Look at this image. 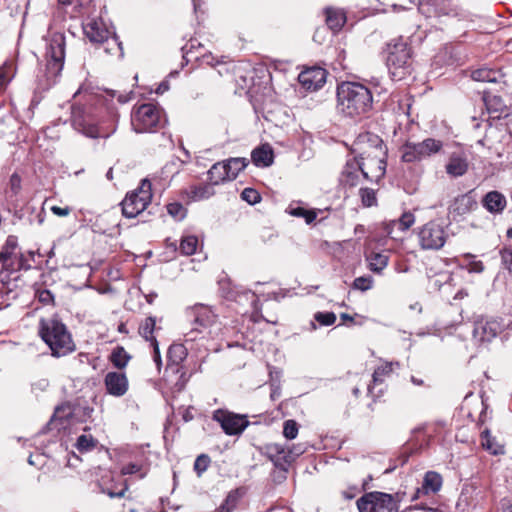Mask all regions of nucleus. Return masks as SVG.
<instances>
[{
  "mask_svg": "<svg viewBox=\"0 0 512 512\" xmlns=\"http://www.w3.org/2000/svg\"><path fill=\"white\" fill-rule=\"evenodd\" d=\"M73 97L79 100L71 108V123L75 130L90 138H106L116 131L115 116L112 117L110 124L97 120L93 112V106L101 101L97 93L82 86Z\"/></svg>",
  "mask_w": 512,
  "mask_h": 512,
  "instance_id": "1",
  "label": "nucleus"
},
{
  "mask_svg": "<svg viewBox=\"0 0 512 512\" xmlns=\"http://www.w3.org/2000/svg\"><path fill=\"white\" fill-rule=\"evenodd\" d=\"M373 107L370 89L362 83L346 81L337 87V109L343 115L356 118L368 114Z\"/></svg>",
  "mask_w": 512,
  "mask_h": 512,
  "instance_id": "2",
  "label": "nucleus"
},
{
  "mask_svg": "<svg viewBox=\"0 0 512 512\" xmlns=\"http://www.w3.org/2000/svg\"><path fill=\"white\" fill-rule=\"evenodd\" d=\"M39 333L43 341L49 346L54 357L66 356L75 350V343L66 326L58 319H42Z\"/></svg>",
  "mask_w": 512,
  "mask_h": 512,
  "instance_id": "3",
  "label": "nucleus"
},
{
  "mask_svg": "<svg viewBox=\"0 0 512 512\" xmlns=\"http://www.w3.org/2000/svg\"><path fill=\"white\" fill-rule=\"evenodd\" d=\"M192 328L185 334L186 341L197 338L214 337L220 329L217 316L212 309L203 304H197L189 310Z\"/></svg>",
  "mask_w": 512,
  "mask_h": 512,
  "instance_id": "4",
  "label": "nucleus"
},
{
  "mask_svg": "<svg viewBox=\"0 0 512 512\" xmlns=\"http://www.w3.org/2000/svg\"><path fill=\"white\" fill-rule=\"evenodd\" d=\"M381 141L375 137V145L371 146L369 150L364 151L355 158L359 169L362 174V178L370 181H378L381 179L386 170V162L384 160L385 152Z\"/></svg>",
  "mask_w": 512,
  "mask_h": 512,
  "instance_id": "5",
  "label": "nucleus"
},
{
  "mask_svg": "<svg viewBox=\"0 0 512 512\" xmlns=\"http://www.w3.org/2000/svg\"><path fill=\"white\" fill-rule=\"evenodd\" d=\"M403 493L395 495L374 491L366 493L357 501L360 512H399V503L403 500Z\"/></svg>",
  "mask_w": 512,
  "mask_h": 512,
  "instance_id": "6",
  "label": "nucleus"
},
{
  "mask_svg": "<svg viewBox=\"0 0 512 512\" xmlns=\"http://www.w3.org/2000/svg\"><path fill=\"white\" fill-rule=\"evenodd\" d=\"M411 50L402 38L387 44V66L393 79L400 80L410 65Z\"/></svg>",
  "mask_w": 512,
  "mask_h": 512,
  "instance_id": "7",
  "label": "nucleus"
},
{
  "mask_svg": "<svg viewBox=\"0 0 512 512\" xmlns=\"http://www.w3.org/2000/svg\"><path fill=\"white\" fill-rule=\"evenodd\" d=\"M162 123L161 110L151 103L140 105L131 115V125L137 133L154 132Z\"/></svg>",
  "mask_w": 512,
  "mask_h": 512,
  "instance_id": "8",
  "label": "nucleus"
},
{
  "mask_svg": "<svg viewBox=\"0 0 512 512\" xmlns=\"http://www.w3.org/2000/svg\"><path fill=\"white\" fill-rule=\"evenodd\" d=\"M152 198L151 183L144 179L141 185L128 193L121 202L122 213L127 218H135L150 204Z\"/></svg>",
  "mask_w": 512,
  "mask_h": 512,
  "instance_id": "9",
  "label": "nucleus"
},
{
  "mask_svg": "<svg viewBox=\"0 0 512 512\" xmlns=\"http://www.w3.org/2000/svg\"><path fill=\"white\" fill-rule=\"evenodd\" d=\"M443 142L434 138H426L421 142H407L401 148V159L407 163L418 162L439 153Z\"/></svg>",
  "mask_w": 512,
  "mask_h": 512,
  "instance_id": "10",
  "label": "nucleus"
},
{
  "mask_svg": "<svg viewBox=\"0 0 512 512\" xmlns=\"http://www.w3.org/2000/svg\"><path fill=\"white\" fill-rule=\"evenodd\" d=\"M65 57V36L55 32L47 39L46 69L50 77H57L62 71Z\"/></svg>",
  "mask_w": 512,
  "mask_h": 512,
  "instance_id": "11",
  "label": "nucleus"
},
{
  "mask_svg": "<svg viewBox=\"0 0 512 512\" xmlns=\"http://www.w3.org/2000/svg\"><path fill=\"white\" fill-rule=\"evenodd\" d=\"M417 235L419 245L423 250L441 249L448 237L444 226L435 220L429 221L420 227Z\"/></svg>",
  "mask_w": 512,
  "mask_h": 512,
  "instance_id": "12",
  "label": "nucleus"
},
{
  "mask_svg": "<svg viewBox=\"0 0 512 512\" xmlns=\"http://www.w3.org/2000/svg\"><path fill=\"white\" fill-rule=\"evenodd\" d=\"M212 419L220 424L225 434L230 436L241 434L249 425L246 415L224 409L215 410Z\"/></svg>",
  "mask_w": 512,
  "mask_h": 512,
  "instance_id": "13",
  "label": "nucleus"
},
{
  "mask_svg": "<svg viewBox=\"0 0 512 512\" xmlns=\"http://www.w3.org/2000/svg\"><path fill=\"white\" fill-rule=\"evenodd\" d=\"M84 33L87 38L93 43H108L113 42L120 48L118 38L115 33L110 30L102 18H92L83 25Z\"/></svg>",
  "mask_w": 512,
  "mask_h": 512,
  "instance_id": "14",
  "label": "nucleus"
},
{
  "mask_svg": "<svg viewBox=\"0 0 512 512\" xmlns=\"http://www.w3.org/2000/svg\"><path fill=\"white\" fill-rule=\"evenodd\" d=\"M0 263L4 268H14L17 263L18 268H29L24 263V256L18 248L17 237L10 235L0 251Z\"/></svg>",
  "mask_w": 512,
  "mask_h": 512,
  "instance_id": "15",
  "label": "nucleus"
},
{
  "mask_svg": "<svg viewBox=\"0 0 512 512\" xmlns=\"http://www.w3.org/2000/svg\"><path fill=\"white\" fill-rule=\"evenodd\" d=\"M502 330L501 323L496 319H478L475 322L473 337L481 343L490 342Z\"/></svg>",
  "mask_w": 512,
  "mask_h": 512,
  "instance_id": "16",
  "label": "nucleus"
},
{
  "mask_svg": "<svg viewBox=\"0 0 512 512\" xmlns=\"http://www.w3.org/2000/svg\"><path fill=\"white\" fill-rule=\"evenodd\" d=\"M99 487L101 491L107 494L110 498H115L124 497L129 486L126 480L121 479V474L115 475L114 473L109 472L101 477Z\"/></svg>",
  "mask_w": 512,
  "mask_h": 512,
  "instance_id": "17",
  "label": "nucleus"
},
{
  "mask_svg": "<svg viewBox=\"0 0 512 512\" xmlns=\"http://www.w3.org/2000/svg\"><path fill=\"white\" fill-rule=\"evenodd\" d=\"M267 457L274 463V465L283 471H287L290 464L293 462V450H288L278 443H271L265 447Z\"/></svg>",
  "mask_w": 512,
  "mask_h": 512,
  "instance_id": "18",
  "label": "nucleus"
},
{
  "mask_svg": "<svg viewBox=\"0 0 512 512\" xmlns=\"http://www.w3.org/2000/svg\"><path fill=\"white\" fill-rule=\"evenodd\" d=\"M104 385L108 394L121 397L127 393L129 381L124 372L112 371L105 375Z\"/></svg>",
  "mask_w": 512,
  "mask_h": 512,
  "instance_id": "19",
  "label": "nucleus"
},
{
  "mask_svg": "<svg viewBox=\"0 0 512 512\" xmlns=\"http://www.w3.org/2000/svg\"><path fill=\"white\" fill-rule=\"evenodd\" d=\"M298 80L305 89L318 90L326 82V71L320 67L308 68L299 74Z\"/></svg>",
  "mask_w": 512,
  "mask_h": 512,
  "instance_id": "20",
  "label": "nucleus"
},
{
  "mask_svg": "<svg viewBox=\"0 0 512 512\" xmlns=\"http://www.w3.org/2000/svg\"><path fill=\"white\" fill-rule=\"evenodd\" d=\"M442 486V478L440 474L429 471L425 474L422 486L417 488L411 500L415 501L420 498L421 495H429L437 493Z\"/></svg>",
  "mask_w": 512,
  "mask_h": 512,
  "instance_id": "21",
  "label": "nucleus"
},
{
  "mask_svg": "<svg viewBox=\"0 0 512 512\" xmlns=\"http://www.w3.org/2000/svg\"><path fill=\"white\" fill-rule=\"evenodd\" d=\"M415 223V216L412 212H404L400 218L391 220L385 224V231L393 239L397 238V231L405 232Z\"/></svg>",
  "mask_w": 512,
  "mask_h": 512,
  "instance_id": "22",
  "label": "nucleus"
},
{
  "mask_svg": "<svg viewBox=\"0 0 512 512\" xmlns=\"http://www.w3.org/2000/svg\"><path fill=\"white\" fill-rule=\"evenodd\" d=\"M468 167V159L464 154L452 153L445 165V171L450 177L457 178L463 176Z\"/></svg>",
  "mask_w": 512,
  "mask_h": 512,
  "instance_id": "23",
  "label": "nucleus"
},
{
  "mask_svg": "<svg viewBox=\"0 0 512 512\" xmlns=\"http://www.w3.org/2000/svg\"><path fill=\"white\" fill-rule=\"evenodd\" d=\"M362 177L361 171L355 159L348 161L341 175V183L345 187H354L359 184Z\"/></svg>",
  "mask_w": 512,
  "mask_h": 512,
  "instance_id": "24",
  "label": "nucleus"
},
{
  "mask_svg": "<svg viewBox=\"0 0 512 512\" xmlns=\"http://www.w3.org/2000/svg\"><path fill=\"white\" fill-rule=\"evenodd\" d=\"M483 206L491 213H500L506 206V198L498 191H490L483 198Z\"/></svg>",
  "mask_w": 512,
  "mask_h": 512,
  "instance_id": "25",
  "label": "nucleus"
},
{
  "mask_svg": "<svg viewBox=\"0 0 512 512\" xmlns=\"http://www.w3.org/2000/svg\"><path fill=\"white\" fill-rule=\"evenodd\" d=\"M253 163L259 167H268L273 163V150L269 144L255 148L251 153Z\"/></svg>",
  "mask_w": 512,
  "mask_h": 512,
  "instance_id": "26",
  "label": "nucleus"
},
{
  "mask_svg": "<svg viewBox=\"0 0 512 512\" xmlns=\"http://www.w3.org/2000/svg\"><path fill=\"white\" fill-rule=\"evenodd\" d=\"M326 23L333 32H338L346 23V14L342 9L328 7L325 9Z\"/></svg>",
  "mask_w": 512,
  "mask_h": 512,
  "instance_id": "27",
  "label": "nucleus"
},
{
  "mask_svg": "<svg viewBox=\"0 0 512 512\" xmlns=\"http://www.w3.org/2000/svg\"><path fill=\"white\" fill-rule=\"evenodd\" d=\"M208 178L212 186L231 180L224 162L214 164L208 171Z\"/></svg>",
  "mask_w": 512,
  "mask_h": 512,
  "instance_id": "28",
  "label": "nucleus"
},
{
  "mask_svg": "<svg viewBox=\"0 0 512 512\" xmlns=\"http://www.w3.org/2000/svg\"><path fill=\"white\" fill-rule=\"evenodd\" d=\"M187 196L191 201H200L204 199H208L212 195H214L215 191L212 185H198V186H190L187 191Z\"/></svg>",
  "mask_w": 512,
  "mask_h": 512,
  "instance_id": "29",
  "label": "nucleus"
},
{
  "mask_svg": "<svg viewBox=\"0 0 512 512\" xmlns=\"http://www.w3.org/2000/svg\"><path fill=\"white\" fill-rule=\"evenodd\" d=\"M131 359V355L122 346H116L110 356L109 361L119 370L124 369Z\"/></svg>",
  "mask_w": 512,
  "mask_h": 512,
  "instance_id": "30",
  "label": "nucleus"
},
{
  "mask_svg": "<svg viewBox=\"0 0 512 512\" xmlns=\"http://www.w3.org/2000/svg\"><path fill=\"white\" fill-rule=\"evenodd\" d=\"M474 205L475 202L472 200L470 196L461 195L455 198L453 204L451 205V209L458 215H463L469 212Z\"/></svg>",
  "mask_w": 512,
  "mask_h": 512,
  "instance_id": "31",
  "label": "nucleus"
},
{
  "mask_svg": "<svg viewBox=\"0 0 512 512\" xmlns=\"http://www.w3.org/2000/svg\"><path fill=\"white\" fill-rule=\"evenodd\" d=\"M481 444L484 449L490 451L493 455H499L504 453L503 446L495 442V439L492 437L489 430H484L481 433Z\"/></svg>",
  "mask_w": 512,
  "mask_h": 512,
  "instance_id": "32",
  "label": "nucleus"
},
{
  "mask_svg": "<svg viewBox=\"0 0 512 512\" xmlns=\"http://www.w3.org/2000/svg\"><path fill=\"white\" fill-rule=\"evenodd\" d=\"M389 257L382 253H371L367 256L370 270L373 272H381L388 265Z\"/></svg>",
  "mask_w": 512,
  "mask_h": 512,
  "instance_id": "33",
  "label": "nucleus"
},
{
  "mask_svg": "<svg viewBox=\"0 0 512 512\" xmlns=\"http://www.w3.org/2000/svg\"><path fill=\"white\" fill-rule=\"evenodd\" d=\"M156 320L154 317H147L139 326V334L146 340L151 343L157 341L153 335L155 330Z\"/></svg>",
  "mask_w": 512,
  "mask_h": 512,
  "instance_id": "34",
  "label": "nucleus"
},
{
  "mask_svg": "<svg viewBox=\"0 0 512 512\" xmlns=\"http://www.w3.org/2000/svg\"><path fill=\"white\" fill-rule=\"evenodd\" d=\"M230 175V179H235L238 174L247 166L246 158H230L224 162Z\"/></svg>",
  "mask_w": 512,
  "mask_h": 512,
  "instance_id": "35",
  "label": "nucleus"
},
{
  "mask_svg": "<svg viewBox=\"0 0 512 512\" xmlns=\"http://www.w3.org/2000/svg\"><path fill=\"white\" fill-rule=\"evenodd\" d=\"M202 64L209 65L211 67L220 66L221 68L218 70V74L220 76L229 72L227 68L226 57L222 56L220 59H216L211 53L204 54L201 58Z\"/></svg>",
  "mask_w": 512,
  "mask_h": 512,
  "instance_id": "36",
  "label": "nucleus"
},
{
  "mask_svg": "<svg viewBox=\"0 0 512 512\" xmlns=\"http://www.w3.org/2000/svg\"><path fill=\"white\" fill-rule=\"evenodd\" d=\"M197 247H198L197 237L193 236V235H188V236H184L181 239L179 249L183 255L189 256L196 252Z\"/></svg>",
  "mask_w": 512,
  "mask_h": 512,
  "instance_id": "37",
  "label": "nucleus"
},
{
  "mask_svg": "<svg viewBox=\"0 0 512 512\" xmlns=\"http://www.w3.org/2000/svg\"><path fill=\"white\" fill-rule=\"evenodd\" d=\"M463 259L466 262L462 264L461 267L466 269L469 273H482L484 271V264L479 260H475L474 255L466 253L463 255Z\"/></svg>",
  "mask_w": 512,
  "mask_h": 512,
  "instance_id": "38",
  "label": "nucleus"
},
{
  "mask_svg": "<svg viewBox=\"0 0 512 512\" xmlns=\"http://www.w3.org/2000/svg\"><path fill=\"white\" fill-rule=\"evenodd\" d=\"M394 366H399L398 362H384L380 366H378L373 373V382L381 383L384 380V377L388 376L392 371Z\"/></svg>",
  "mask_w": 512,
  "mask_h": 512,
  "instance_id": "39",
  "label": "nucleus"
},
{
  "mask_svg": "<svg viewBox=\"0 0 512 512\" xmlns=\"http://www.w3.org/2000/svg\"><path fill=\"white\" fill-rule=\"evenodd\" d=\"M14 66L11 62H5L0 67V92L6 88L8 83L14 77Z\"/></svg>",
  "mask_w": 512,
  "mask_h": 512,
  "instance_id": "40",
  "label": "nucleus"
},
{
  "mask_svg": "<svg viewBox=\"0 0 512 512\" xmlns=\"http://www.w3.org/2000/svg\"><path fill=\"white\" fill-rule=\"evenodd\" d=\"M471 76L475 81L496 82L498 73L488 68H481L473 71Z\"/></svg>",
  "mask_w": 512,
  "mask_h": 512,
  "instance_id": "41",
  "label": "nucleus"
},
{
  "mask_svg": "<svg viewBox=\"0 0 512 512\" xmlns=\"http://www.w3.org/2000/svg\"><path fill=\"white\" fill-rule=\"evenodd\" d=\"M97 444V441L89 434L80 435L76 441V448L79 452L91 451Z\"/></svg>",
  "mask_w": 512,
  "mask_h": 512,
  "instance_id": "42",
  "label": "nucleus"
},
{
  "mask_svg": "<svg viewBox=\"0 0 512 512\" xmlns=\"http://www.w3.org/2000/svg\"><path fill=\"white\" fill-rule=\"evenodd\" d=\"M289 214H291L292 216H295V217H303L307 224L312 223L317 217V214L315 211L306 210L302 207H295V208L290 207Z\"/></svg>",
  "mask_w": 512,
  "mask_h": 512,
  "instance_id": "43",
  "label": "nucleus"
},
{
  "mask_svg": "<svg viewBox=\"0 0 512 512\" xmlns=\"http://www.w3.org/2000/svg\"><path fill=\"white\" fill-rule=\"evenodd\" d=\"M239 499L238 491H232L228 494L225 499V502L217 508L215 512H231L236 507V504Z\"/></svg>",
  "mask_w": 512,
  "mask_h": 512,
  "instance_id": "44",
  "label": "nucleus"
},
{
  "mask_svg": "<svg viewBox=\"0 0 512 512\" xmlns=\"http://www.w3.org/2000/svg\"><path fill=\"white\" fill-rule=\"evenodd\" d=\"M168 355L174 363H179L186 357V348L182 344H174L170 346Z\"/></svg>",
  "mask_w": 512,
  "mask_h": 512,
  "instance_id": "45",
  "label": "nucleus"
},
{
  "mask_svg": "<svg viewBox=\"0 0 512 512\" xmlns=\"http://www.w3.org/2000/svg\"><path fill=\"white\" fill-rule=\"evenodd\" d=\"M72 415V410L69 405H61L55 409V412L51 418V423L55 424L57 421H63L68 419Z\"/></svg>",
  "mask_w": 512,
  "mask_h": 512,
  "instance_id": "46",
  "label": "nucleus"
},
{
  "mask_svg": "<svg viewBox=\"0 0 512 512\" xmlns=\"http://www.w3.org/2000/svg\"><path fill=\"white\" fill-rule=\"evenodd\" d=\"M314 319L322 326H331L336 321V315L333 312H317Z\"/></svg>",
  "mask_w": 512,
  "mask_h": 512,
  "instance_id": "47",
  "label": "nucleus"
},
{
  "mask_svg": "<svg viewBox=\"0 0 512 512\" xmlns=\"http://www.w3.org/2000/svg\"><path fill=\"white\" fill-rule=\"evenodd\" d=\"M283 435L286 439H295L298 435V424L294 420L284 422Z\"/></svg>",
  "mask_w": 512,
  "mask_h": 512,
  "instance_id": "48",
  "label": "nucleus"
},
{
  "mask_svg": "<svg viewBox=\"0 0 512 512\" xmlns=\"http://www.w3.org/2000/svg\"><path fill=\"white\" fill-rule=\"evenodd\" d=\"M168 213L177 220H182L186 215V210L180 203H170L167 206Z\"/></svg>",
  "mask_w": 512,
  "mask_h": 512,
  "instance_id": "49",
  "label": "nucleus"
},
{
  "mask_svg": "<svg viewBox=\"0 0 512 512\" xmlns=\"http://www.w3.org/2000/svg\"><path fill=\"white\" fill-rule=\"evenodd\" d=\"M242 200L249 204H256L261 200V196L258 191L252 188H245L241 193Z\"/></svg>",
  "mask_w": 512,
  "mask_h": 512,
  "instance_id": "50",
  "label": "nucleus"
},
{
  "mask_svg": "<svg viewBox=\"0 0 512 512\" xmlns=\"http://www.w3.org/2000/svg\"><path fill=\"white\" fill-rule=\"evenodd\" d=\"M360 195H361L362 203L365 206L370 207L375 204L376 197H375V193L372 189L362 188V189H360Z\"/></svg>",
  "mask_w": 512,
  "mask_h": 512,
  "instance_id": "51",
  "label": "nucleus"
},
{
  "mask_svg": "<svg viewBox=\"0 0 512 512\" xmlns=\"http://www.w3.org/2000/svg\"><path fill=\"white\" fill-rule=\"evenodd\" d=\"M373 280L371 277H357L353 281V288L361 291L369 290L372 287Z\"/></svg>",
  "mask_w": 512,
  "mask_h": 512,
  "instance_id": "52",
  "label": "nucleus"
},
{
  "mask_svg": "<svg viewBox=\"0 0 512 512\" xmlns=\"http://www.w3.org/2000/svg\"><path fill=\"white\" fill-rule=\"evenodd\" d=\"M210 459L207 455H200L196 458L194 463V469L197 474L200 476L204 471L207 470Z\"/></svg>",
  "mask_w": 512,
  "mask_h": 512,
  "instance_id": "53",
  "label": "nucleus"
},
{
  "mask_svg": "<svg viewBox=\"0 0 512 512\" xmlns=\"http://www.w3.org/2000/svg\"><path fill=\"white\" fill-rule=\"evenodd\" d=\"M141 470H142V466L140 464L129 463L127 465H124L121 468L120 474H121V476L131 475V474L141 472Z\"/></svg>",
  "mask_w": 512,
  "mask_h": 512,
  "instance_id": "54",
  "label": "nucleus"
},
{
  "mask_svg": "<svg viewBox=\"0 0 512 512\" xmlns=\"http://www.w3.org/2000/svg\"><path fill=\"white\" fill-rule=\"evenodd\" d=\"M500 253H501V259H502L504 266L512 274V250L505 248V249L501 250Z\"/></svg>",
  "mask_w": 512,
  "mask_h": 512,
  "instance_id": "55",
  "label": "nucleus"
},
{
  "mask_svg": "<svg viewBox=\"0 0 512 512\" xmlns=\"http://www.w3.org/2000/svg\"><path fill=\"white\" fill-rule=\"evenodd\" d=\"M49 387V381L47 379H39L32 384V391L34 393L44 392Z\"/></svg>",
  "mask_w": 512,
  "mask_h": 512,
  "instance_id": "56",
  "label": "nucleus"
},
{
  "mask_svg": "<svg viewBox=\"0 0 512 512\" xmlns=\"http://www.w3.org/2000/svg\"><path fill=\"white\" fill-rule=\"evenodd\" d=\"M50 210L54 215L59 216V217H66L71 212V209L68 206H66V207L52 206L50 208Z\"/></svg>",
  "mask_w": 512,
  "mask_h": 512,
  "instance_id": "57",
  "label": "nucleus"
},
{
  "mask_svg": "<svg viewBox=\"0 0 512 512\" xmlns=\"http://www.w3.org/2000/svg\"><path fill=\"white\" fill-rule=\"evenodd\" d=\"M151 345L153 347V360L156 363L157 369L160 370L162 361H161V355H160V351H159L158 342L154 341V343H151Z\"/></svg>",
  "mask_w": 512,
  "mask_h": 512,
  "instance_id": "58",
  "label": "nucleus"
},
{
  "mask_svg": "<svg viewBox=\"0 0 512 512\" xmlns=\"http://www.w3.org/2000/svg\"><path fill=\"white\" fill-rule=\"evenodd\" d=\"M10 187L14 194L18 193L21 187V178L17 174L10 177Z\"/></svg>",
  "mask_w": 512,
  "mask_h": 512,
  "instance_id": "59",
  "label": "nucleus"
},
{
  "mask_svg": "<svg viewBox=\"0 0 512 512\" xmlns=\"http://www.w3.org/2000/svg\"><path fill=\"white\" fill-rule=\"evenodd\" d=\"M118 43L120 44V48L118 46H116L113 42H110V44L105 43L106 44V47H105L106 53L113 54V53H115L116 50H119L120 55H122V44L119 41H118Z\"/></svg>",
  "mask_w": 512,
  "mask_h": 512,
  "instance_id": "60",
  "label": "nucleus"
},
{
  "mask_svg": "<svg viewBox=\"0 0 512 512\" xmlns=\"http://www.w3.org/2000/svg\"><path fill=\"white\" fill-rule=\"evenodd\" d=\"M287 449L293 450V461L296 459V457L304 453V449L301 446L292 445L291 447H287Z\"/></svg>",
  "mask_w": 512,
  "mask_h": 512,
  "instance_id": "61",
  "label": "nucleus"
},
{
  "mask_svg": "<svg viewBox=\"0 0 512 512\" xmlns=\"http://www.w3.org/2000/svg\"><path fill=\"white\" fill-rule=\"evenodd\" d=\"M51 293L49 291H43L40 294V300L43 302H48L51 299Z\"/></svg>",
  "mask_w": 512,
  "mask_h": 512,
  "instance_id": "62",
  "label": "nucleus"
},
{
  "mask_svg": "<svg viewBox=\"0 0 512 512\" xmlns=\"http://www.w3.org/2000/svg\"><path fill=\"white\" fill-rule=\"evenodd\" d=\"M169 89V85L168 83L166 82H163L159 85V87L157 88L156 90V93L160 94V93H164L165 91H167Z\"/></svg>",
  "mask_w": 512,
  "mask_h": 512,
  "instance_id": "63",
  "label": "nucleus"
},
{
  "mask_svg": "<svg viewBox=\"0 0 512 512\" xmlns=\"http://www.w3.org/2000/svg\"><path fill=\"white\" fill-rule=\"evenodd\" d=\"M340 317H341V319H342V320H344V321H348V320H349V321H352V319H353V318H352L349 314H347V313H342V314L340 315Z\"/></svg>",
  "mask_w": 512,
  "mask_h": 512,
  "instance_id": "64",
  "label": "nucleus"
}]
</instances>
